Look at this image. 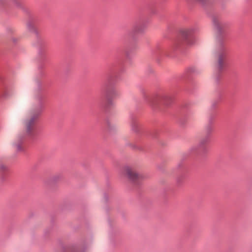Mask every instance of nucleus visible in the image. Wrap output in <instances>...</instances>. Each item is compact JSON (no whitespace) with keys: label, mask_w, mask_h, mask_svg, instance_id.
Segmentation results:
<instances>
[{"label":"nucleus","mask_w":252,"mask_h":252,"mask_svg":"<svg viewBox=\"0 0 252 252\" xmlns=\"http://www.w3.org/2000/svg\"><path fill=\"white\" fill-rule=\"evenodd\" d=\"M198 31L197 26H192L182 30L181 37L177 39L169 47H166L161 43H158L151 50V55L159 63L163 57H172L174 53L181 51L187 45H193L196 41L195 34Z\"/></svg>","instance_id":"obj_1"},{"label":"nucleus","mask_w":252,"mask_h":252,"mask_svg":"<svg viewBox=\"0 0 252 252\" xmlns=\"http://www.w3.org/2000/svg\"><path fill=\"white\" fill-rule=\"evenodd\" d=\"M8 0H0V5L7 4Z\"/></svg>","instance_id":"obj_22"},{"label":"nucleus","mask_w":252,"mask_h":252,"mask_svg":"<svg viewBox=\"0 0 252 252\" xmlns=\"http://www.w3.org/2000/svg\"><path fill=\"white\" fill-rule=\"evenodd\" d=\"M36 99L37 105L32 111L29 117L24 121L26 133L19 134L12 143L13 148L17 152L25 151L24 144L27 139H34L38 135L39 130L37 126V122L44 109V102L43 96L41 94H38Z\"/></svg>","instance_id":"obj_2"},{"label":"nucleus","mask_w":252,"mask_h":252,"mask_svg":"<svg viewBox=\"0 0 252 252\" xmlns=\"http://www.w3.org/2000/svg\"><path fill=\"white\" fill-rule=\"evenodd\" d=\"M35 18L32 17H30L27 22V28L30 32L37 34V32L35 27Z\"/></svg>","instance_id":"obj_14"},{"label":"nucleus","mask_w":252,"mask_h":252,"mask_svg":"<svg viewBox=\"0 0 252 252\" xmlns=\"http://www.w3.org/2000/svg\"><path fill=\"white\" fill-rule=\"evenodd\" d=\"M130 126L131 130L133 132L136 133H139L141 124L138 121L137 117L134 114H131L130 116Z\"/></svg>","instance_id":"obj_9"},{"label":"nucleus","mask_w":252,"mask_h":252,"mask_svg":"<svg viewBox=\"0 0 252 252\" xmlns=\"http://www.w3.org/2000/svg\"><path fill=\"white\" fill-rule=\"evenodd\" d=\"M8 167L1 163H0V180L4 182L5 180V176L4 172L7 171Z\"/></svg>","instance_id":"obj_15"},{"label":"nucleus","mask_w":252,"mask_h":252,"mask_svg":"<svg viewBox=\"0 0 252 252\" xmlns=\"http://www.w3.org/2000/svg\"><path fill=\"white\" fill-rule=\"evenodd\" d=\"M210 138V136L206 134L204 137L200 139L197 145L193 146L191 147H196V148L193 150L192 153L193 154L196 155H199L201 153H205L207 150L206 145L209 142Z\"/></svg>","instance_id":"obj_7"},{"label":"nucleus","mask_w":252,"mask_h":252,"mask_svg":"<svg viewBox=\"0 0 252 252\" xmlns=\"http://www.w3.org/2000/svg\"><path fill=\"white\" fill-rule=\"evenodd\" d=\"M84 245H71L66 246H62L61 252H85Z\"/></svg>","instance_id":"obj_8"},{"label":"nucleus","mask_w":252,"mask_h":252,"mask_svg":"<svg viewBox=\"0 0 252 252\" xmlns=\"http://www.w3.org/2000/svg\"><path fill=\"white\" fill-rule=\"evenodd\" d=\"M195 148L196 147L190 148L187 152L182 155L180 160L177 163L176 166V169H183V172L186 170L184 165V161L190 155L193 154L192 152Z\"/></svg>","instance_id":"obj_10"},{"label":"nucleus","mask_w":252,"mask_h":252,"mask_svg":"<svg viewBox=\"0 0 252 252\" xmlns=\"http://www.w3.org/2000/svg\"><path fill=\"white\" fill-rule=\"evenodd\" d=\"M123 170L124 173L133 184H139L140 182L144 178L142 175L136 172L135 170L131 167L128 166H125Z\"/></svg>","instance_id":"obj_6"},{"label":"nucleus","mask_w":252,"mask_h":252,"mask_svg":"<svg viewBox=\"0 0 252 252\" xmlns=\"http://www.w3.org/2000/svg\"><path fill=\"white\" fill-rule=\"evenodd\" d=\"M15 4L17 5V6H18V7H20L21 6V4L19 2H17L16 1H15Z\"/></svg>","instance_id":"obj_27"},{"label":"nucleus","mask_w":252,"mask_h":252,"mask_svg":"<svg viewBox=\"0 0 252 252\" xmlns=\"http://www.w3.org/2000/svg\"><path fill=\"white\" fill-rule=\"evenodd\" d=\"M222 98V94H219L217 97L212 101L211 108L212 109H215L217 107L218 104L221 101Z\"/></svg>","instance_id":"obj_16"},{"label":"nucleus","mask_w":252,"mask_h":252,"mask_svg":"<svg viewBox=\"0 0 252 252\" xmlns=\"http://www.w3.org/2000/svg\"><path fill=\"white\" fill-rule=\"evenodd\" d=\"M148 71L149 73H153L154 72V70L151 68H149L148 69Z\"/></svg>","instance_id":"obj_24"},{"label":"nucleus","mask_w":252,"mask_h":252,"mask_svg":"<svg viewBox=\"0 0 252 252\" xmlns=\"http://www.w3.org/2000/svg\"><path fill=\"white\" fill-rule=\"evenodd\" d=\"M201 70L197 67L194 65H190L187 67L185 71V77L189 78L192 75H197L200 73Z\"/></svg>","instance_id":"obj_12"},{"label":"nucleus","mask_w":252,"mask_h":252,"mask_svg":"<svg viewBox=\"0 0 252 252\" xmlns=\"http://www.w3.org/2000/svg\"><path fill=\"white\" fill-rule=\"evenodd\" d=\"M41 45L38 51V55L41 61L43 62L46 59V47L45 43L41 38Z\"/></svg>","instance_id":"obj_13"},{"label":"nucleus","mask_w":252,"mask_h":252,"mask_svg":"<svg viewBox=\"0 0 252 252\" xmlns=\"http://www.w3.org/2000/svg\"><path fill=\"white\" fill-rule=\"evenodd\" d=\"M126 56L128 59H129L130 58V53L128 51H126Z\"/></svg>","instance_id":"obj_23"},{"label":"nucleus","mask_w":252,"mask_h":252,"mask_svg":"<svg viewBox=\"0 0 252 252\" xmlns=\"http://www.w3.org/2000/svg\"><path fill=\"white\" fill-rule=\"evenodd\" d=\"M11 94L10 89L7 87H5L1 93V96L4 98L9 97Z\"/></svg>","instance_id":"obj_18"},{"label":"nucleus","mask_w":252,"mask_h":252,"mask_svg":"<svg viewBox=\"0 0 252 252\" xmlns=\"http://www.w3.org/2000/svg\"><path fill=\"white\" fill-rule=\"evenodd\" d=\"M141 93L144 101L153 110L158 109L162 106H168L173 100V96L170 93L149 95L144 89H141Z\"/></svg>","instance_id":"obj_4"},{"label":"nucleus","mask_w":252,"mask_h":252,"mask_svg":"<svg viewBox=\"0 0 252 252\" xmlns=\"http://www.w3.org/2000/svg\"><path fill=\"white\" fill-rule=\"evenodd\" d=\"M104 197L105 198V199L106 200V201H107L108 200V196L107 195H106V194H104Z\"/></svg>","instance_id":"obj_28"},{"label":"nucleus","mask_w":252,"mask_h":252,"mask_svg":"<svg viewBox=\"0 0 252 252\" xmlns=\"http://www.w3.org/2000/svg\"><path fill=\"white\" fill-rule=\"evenodd\" d=\"M60 178H61L60 175H57V176L54 177V180H56L60 179Z\"/></svg>","instance_id":"obj_25"},{"label":"nucleus","mask_w":252,"mask_h":252,"mask_svg":"<svg viewBox=\"0 0 252 252\" xmlns=\"http://www.w3.org/2000/svg\"><path fill=\"white\" fill-rule=\"evenodd\" d=\"M184 176H185L184 174L182 173V175H181V177H178V178H177V182H178V183H179V184H180V183H181L182 182V179H181V178H184Z\"/></svg>","instance_id":"obj_21"},{"label":"nucleus","mask_w":252,"mask_h":252,"mask_svg":"<svg viewBox=\"0 0 252 252\" xmlns=\"http://www.w3.org/2000/svg\"><path fill=\"white\" fill-rule=\"evenodd\" d=\"M107 126L109 129H114L115 126H112L109 122H107Z\"/></svg>","instance_id":"obj_20"},{"label":"nucleus","mask_w":252,"mask_h":252,"mask_svg":"<svg viewBox=\"0 0 252 252\" xmlns=\"http://www.w3.org/2000/svg\"><path fill=\"white\" fill-rule=\"evenodd\" d=\"M148 22L146 20H142L137 23L133 28L134 33H141L144 32L147 27Z\"/></svg>","instance_id":"obj_11"},{"label":"nucleus","mask_w":252,"mask_h":252,"mask_svg":"<svg viewBox=\"0 0 252 252\" xmlns=\"http://www.w3.org/2000/svg\"><path fill=\"white\" fill-rule=\"evenodd\" d=\"M129 146L131 147L133 149H137V148H138L136 146H135V145L130 144Z\"/></svg>","instance_id":"obj_26"},{"label":"nucleus","mask_w":252,"mask_h":252,"mask_svg":"<svg viewBox=\"0 0 252 252\" xmlns=\"http://www.w3.org/2000/svg\"><path fill=\"white\" fill-rule=\"evenodd\" d=\"M102 91L106 99V107L109 108L114 104L113 99L117 96V93L110 78H108L103 87Z\"/></svg>","instance_id":"obj_5"},{"label":"nucleus","mask_w":252,"mask_h":252,"mask_svg":"<svg viewBox=\"0 0 252 252\" xmlns=\"http://www.w3.org/2000/svg\"><path fill=\"white\" fill-rule=\"evenodd\" d=\"M212 22L214 28L217 31V39L218 47L217 53V70L214 74L213 77L217 83H219L221 78V72L225 66V60L227 54V48L223 42L224 28L226 24L219 16H214Z\"/></svg>","instance_id":"obj_3"},{"label":"nucleus","mask_w":252,"mask_h":252,"mask_svg":"<svg viewBox=\"0 0 252 252\" xmlns=\"http://www.w3.org/2000/svg\"><path fill=\"white\" fill-rule=\"evenodd\" d=\"M216 118V114H215V113H211L208 116L207 123L214 125Z\"/></svg>","instance_id":"obj_19"},{"label":"nucleus","mask_w":252,"mask_h":252,"mask_svg":"<svg viewBox=\"0 0 252 252\" xmlns=\"http://www.w3.org/2000/svg\"><path fill=\"white\" fill-rule=\"evenodd\" d=\"M206 135L211 136V134L214 130V125L207 123L204 127Z\"/></svg>","instance_id":"obj_17"}]
</instances>
